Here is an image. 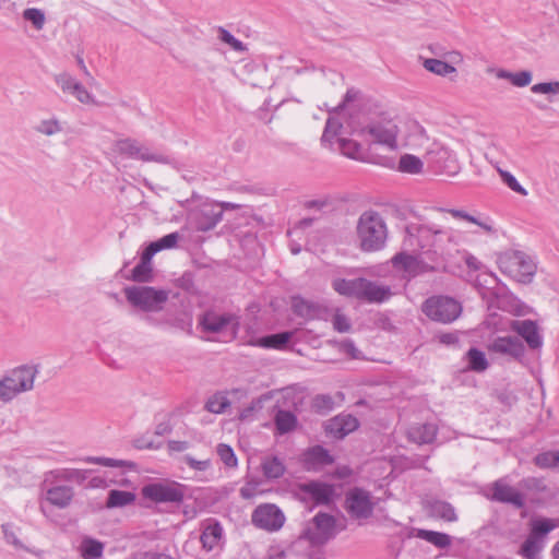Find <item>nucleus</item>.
I'll use <instances>...</instances> for the list:
<instances>
[{"label": "nucleus", "instance_id": "423d86ee", "mask_svg": "<svg viewBox=\"0 0 559 559\" xmlns=\"http://www.w3.org/2000/svg\"><path fill=\"white\" fill-rule=\"evenodd\" d=\"M421 310L430 320L449 324L461 316L462 305L452 297L438 295L426 299Z\"/></svg>", "mask_w": 559, "mask_h": 559}, {"label": "nucleus", "instance_id": "b1692460", "mask_svg": "<svg viewBox=\"0 0 559 559\" xmlns=\"http://www.w3.org/2000/svg\"><path fill=\"white\" fill-rule=\"evenodd\" d=\"M391 296L392 292L389 286L379 285L376 282L364 277L359 300L370 304H381L388 300Z\"/></svg>", "mask_w": 559, "mask_h": 559}, {"label": "nucleus", "instance_id": "5701e85b", "mask_svg": "<svg viewBox=\"0 0 559 559\" xmlns=\"http://www.w3.org/2000/svg\"><path fill=\"white\" fill-rule=\"evenodd\" d=\"M491 499L502 503H510L518 509L525 506L522 493L506 484L502 479H498L492 484Z\"/></svg>", "mask_w": 559, "mask_h": 559}, {"label": "nucleus", "instance_id": "a18cd8bd", "mask_svg": "<svg viewBox=\"0 0 559 559\" xmlns=\"http://www.w3.org/2000/svg\"><path fill=\"white\" fill-rule=\"evenodd\" d=\"M559 451H546L534 457V463L539 468H557Z\"/></svg>", "mask_w": 559, "mask_h": 559}, {"label": "nucleus", "instance_id": "5fc2aeb1", "mask_svg": "<svg viewBox=\"0 0 559 559\" xmlns=\"http://www.w3.org/2000/svg\"><path fill=\"white\" fill-rule=\"evenodd\" d=\"M531 91L535 94H559V81L534 84Z\"/></svg>", "mask_w": 559, "mask_h": 559}, {"label": "nucleus", "instance_id": "a19ab883", "mask_svg": "<svg viewBox=\"0 0 559 559\" xmlns=\"http://www.w3.org/2000/svg\"><path fill=\"white\" fill-rule=\"evenodd\" d=\"M22 17L25 22H28L36 31H41L46 24V15L41 9L27 8L23 11Z\"/></svg>", "mask_w": 559, "mask_h": 559}, {"label": "nucleus", "instance_id": "f03ea898", "mask_svg": "<svg viewBox=\"0 0 559 559\" xmlns=\"http://www.w3.org/2000/svg\"><path fill=\"white\" fill-rule=\"evenodd\" d=\"M45 496L40 502L43 514L56 525L69 523L70 474L67 471L51 472L43 484Z\"/></svg>", "mask_w": 559, "mask_h": 559}, {"label": "nucleus", "instance_id": "393cba45", "mask_svg": "<svg viewBox=\"0 0 559 559\" xmlns=\"http://www.w3.org/2000/svg\"><path fill=\"white\" fill-rule=\"evenodd\" d=\"M438 427L432 423L414 425L408 428V439L418 444L432 443L437 437Z\"/></svg>", "mask_w": 559, "mask_h": 559}, {"label": "nucleus", "instance_id": "4be33fe9", "mask_svg": "<svg viewBox=\"0 0 559 559\" xmlns=\"http://www.w3.org/2000/svg\"><path fill=\"white\" fill-rule=\"evenodd\" d=\"M510 326L513 332L518 333L523 340H525L531 349H538L542 347L543 338L536 322L530 319L513 320Z\"/></svg>", "mask_w": 559, "mask_h": 559}, {"label": "nucleus", "instance_id": "4468645a", "mask_svg": "<svg viewBox=\"0 0 559 559\" xmlns=\"http://www.w3.org/2000/svg\"><path fill=\"white\" fill-rule=\"evenodd\" d=\"M115 152L126 155L130 158L140 159L142 162H155L159 164H167L168 157L156 152H152L146 146L140 144L133 139L118 140L114 144Z\"/></svg>", "mask_w": 559, "mask_h": 559}, {"label": "nucleus", "instance_id": "774afa93", "mask_svg": "<svg viewBox=\"0 0 559 559\" xmlns=\"http://www.w3.org/2000/svg\"><path fill=\"white\" fill-rule=\"evenodd\" d=\"M160 249L157 246L156 241H152L142 252L141 260L152 263V258L159 252Z\"/></svg>", "mask_w": 559, "mask_h": 559}, {"label": "nucleus", "instance_id": "c9c22d12", "mask_svg": "<svg viewBox=\"0 0 559 559\" xmlns=\"http://www.w3.org/2000/svg\"><path fill=\"white\" fill-rule=\"evenodd\" d=\"M424 68L431 73L444 78H450L452 74H456V69L453 66L439 59H426L424 61Z\"/></svg>", "mask_w": 559, "mask_h": 559}, {"label": "nucleus", "instance_id": "8fccbe9b", "mask_svg": "<svg viewBox=\"0 0 559 559\" xmlns=\"http://www.w3.org/2000/svg\"><path fill=\"white\" fill-rule=\"evenodd\" d=\"M261 483L262 481L260 479L247 477L245 485L239 490L240 497L246 500L254 498L259 492V486Z\"/></svg>", "mask_w": 559, "mask_h": 559}, {"label": "nucleus", "instance_id": "ea45409f", "mask_svg": "<svg viewBox=\"0 0 559 559\" xmlns=\"http://www.w3.org/2000/svg\"><path fill=\"white\" fill-rule=\"evenodd\" d=\"M292 308L296 316L305 319H312L316 316L314 305L301 297H293Z\"/></svg>", "mask_w": 559, "mask_h": 559}, {"label": "nucleus", "instance_id": "6ab92c4d", "mask_svg": "<svg viewBox=\"0 0 559 559\" xmlns=\"http://www.w3.org/2000/svg\"><path fill=\"white\" fill-rule=\"evenodd\" d=\"M358 427L359 421L355 416L352 414H338L325 423L324 430L328 436L341 440Z\"/></svg>", "mask_w": 559, "mask_h": 559}, {"label": "nucleus", "instance_id": "6e6552de", "mask_svg": "<svg viewBox=\"0 0 559 559\" xmlns=\"http://www.w3.org/2000/svg\"><path fill=\"white\" fill-rule=\"evenodd\" d=\"M124 295L132 306L146 312L162 310L163 305L168 300L167 290L156 289L151 286L126 287Z\"/></svg>", "mask_w": 559, "mask_h": 559}, {"label": "nucleus", "instance_id": "603ef678", "mask_svg": "<svg viewBox=\"0 0 559 559\" xmlns=\"http://www.w3.org/2000/svg\"><path fill=\"white\" fill-rule=\"evenodd\" d=\"M218 38L230 46L235 51L241 52L246 50V46L239 39H237L227 29L219 27L218 28Z\"/></svg>", "mask_w": 559, "mask_h": 559}, {"label": "nucleus", "instance_id": "de8ad7c7", "mask_svg": "<svg viewBox=\"0 0 559 559\" xmlns=\"http://www.w3.org/2000/svg\"><path fill=\"white\" fill-rule=\"evenodd\" d=\"M34 129L38 133L50 136V135H53V134H57L58 132H60L62 128H61L60 122L57 119L51 118V119L40 120L34 127Z\"/></svg>", "mask_w": 559, "mask_h": 559}, {"label": "nucleus", "instance_id": "9d476101", "mask_svg": "<svg viewBox=\"0 0 559 559\" xmlns=\"http://www.w3.org/2000/svg\"><path fill=\"white\" fill-rule=\"evenodd\" d=\"M199 325L206 333L218 334L230 331L236 338L240 329V317L231 312H217L207 310L199 318Z\"/></svg>", "mask_w": 559, "mask_h": 559}, {"label": "nucleus", "instance_id": "72a5a7b5", "mask_svg": "<svg viewBox=\"0 0 559 559\" xmlns=\"http://www.w3.org/2000/svg\"><path fill=\"white\" fill-rule=\"evenodd\" d=\"M292 337L290 332H282L276 334H271L259 338L254 345L263 347V348H276L281 349L286 346Z\"/></svg>", "mask_w": 559, "mask_h": 559}, {"label": "nucleus", "instance_id": "473e14b6", "mask_svg": "<svg viewBox=\"0 0 559 559\" xmlns=\"http://www.w3.org/2000/svg\"><path fill=\"white\" fill-rule=\"evenodd\" d=\"M305 462L309 465H330L334 459L325 448L314 445L305 453Z\"/></svg>", "mask_w": 559, "mask_h": 559}, {"label": "nucleus", "instance_id": "20e7f679", "mask_svg": "<svg viewBox=\"0 0 559 559\" xmlns=\"http://www.w3.org/2000/svg\"><path fill=\"white\" fill-rule=\"evenodd\" d=\"M38 373V365H21L0 379V401L11 402L20 393L31 391Z\"/></svg>", "mask_w": 559, "mask_h": 559}, {"label": "nucleus", "instance_id": "79ce46f5", "mask_svg": "<svg viewBox=\"0 0 559 559\" xmlns=\"http://www.w3.org/2000/svg\"><path fill=\"white\" fill-rule=\"evenodd\" d=\"M556 527L555 523L550 519H537L532 521L531 535L543 540L544 536L550 533Z\"/></svg>", "mask_w": 559, "mask_h": 559}, {"label": "nucleus", "instance_id": "0e129e2a", "mask_svg": "<svg viewBox=\"0 0 559 559\" xmlns=\"http://www.w3.org/2000/svg\"><path fill=\"white\" fill-rule=\"evenodd\" d=\"M4 539L7 543L12 544L15 547H22V543L17 538L16 534L13 531V526L10 523H5L1 525Z\"/></svg>", "mask_w": 559, "mask_h": 559}, {"label": "nucleus", "instance_id": "338daca9", "mask_svg": "<svg viewBox=\"0 0 559 559\" xmlns=\"http://www.w3.org/2000/svg\"><path fill=\"white\" fill-rule=\"evenodd\" d=\"M520 485L522 488H525V489H536V490L545 489L543 481L536 477L524 478L521 480Z\"/></svg>", "mask_w": 559, "mask_h": 559}, {"label": "nucleus", "instance_id": "2eb2a0df", "mask_svg": "<svg viewBox=\"0 0 559 559\" xmlns=\"http://www.w3.org/2000/svg\"><path fill=\"white\" fill-rule=\"evenodd\" d=\"M345 509L354 519L370 518L374 509L371 493L359 487L350 489L345 497Z\"/></svg>", "mask_w": 559, "mask_h": 559}, {"label": "nucleus", "instance_id": "a878e982", "mask_svg": "<svg viewBox=\"0 0 559 559\" xmlns=\"http://www.w3.org/2000/svg\"><path fill=\"white\" fill-rule=\"evenodd\" d=\"M362 280L364 277L353 280L336 278L333 281L332 286L340 295L359 300Z\"/></svg>", "mask_w": 559, "mask_h": 559}, {"label": "nucleus", "instance_id": "58836bf2", "mask_svg": "<svg viewBox=\"0 0 559 559\" xmlns=\"http://www.w3.org/2000/svg\"><path fill=\"white\" fill-rule=\"evenodd\" d=\"M135 283H148L153 280V267L152 263L140 260V262L132 270L131 276L129 277Z\"/></svg>", "mask_w": 559, "mask_h": 559}, {"label": "nucleus", "instance_id": "09e8293b", "mask_svg": "<svg viewBox=\"0 0 559 559\" xmlns=\"http://www.w3.org/2000/svg\"><path fill=\"white\" fill-rule=\"evenodd\" d=\"M72 95L82 104L98 105L95 97L81 83L72 82Z\"/></svg>", "mask_w": 559, "mask_h": 559}, {"label": "nucleus", "instance_id": "ddd939ff", "mask_svg": "<svg viewBox=\"0 0 559 559\" xmlns=\"http://www.w3.org/2000/svg\"><path fill=\"white\" fill-rule=\"evenodd\" d=\"M362 132L370 135L376 143L385 145L391 150L397 147L399 127L393 119L381 118L372 121L362 129Z\"/></svg>", "mask_w": 559, "mask_h": 559}, {"label": "nucleus", "instance_id": "4c0bfd02", "mask_svg": "<svg viewBox=\"0 0 559 559\" xmlns=\"http://www.w3.org/2000/svg\"><path fill=\"white\" fill-rule=\"evenodd\" d=\"M543 540L528 535V537L521 545L519 554L525 559H538V555L543 549Z\"/></svg>", "mask_w": 559, "mask_h": 559}, {"label": "nucleus", "instance_id": "c03bdc74", "mask_svg": "<svg viewBox=\"0 0 559 559\" xmlns=\"http://www.w3.org/2000/svg\"><path fill=\"white\" fill-rule=\"evenodd\" d=\"M334 405V400L329 394H318L312 400V408L316 413L321 415H325L333 411Z\"/></svg>", "mask_w": 559, "mask_h": 559}, {"label": "nucleus", "instance_id": "49530a36", "mask_svg": "<svg viewBox=\"0 0 559 559\" xmlns=\"http://www.w3.org/2000/svg\"><path fill=\"white\" fill-rule=\"evenodd\" d=\"M337 143L343 155L354 159L359 157L361 146L356 141L342 138L337 140Z\"/></svg>", "mask_w": 559, "mask_h": 559}, {"label": "nucleus", "instance_id": "f3484780", "mask_svg": "<svg viewBox=\"0 0 559 559\" xmlns=\"http://www.w3.org/2000/svg\"><path fill=\"white\" fill-rule=\"evenodd\" d=\"M426 162L435 173L454 175L457 171V164L454 155L445 147L433 144L427 152Z\"/></svg>", "mask_w": 559, "mask_h": 559}, {"label": "nucleus", "instance_id": "bf43d9fd", "mask_svg": "<svg viewBox=\"0 0 559 559\" xmlns=\"http://www.w3.org/2000/svg\"><path fill=\"white\" fill-rule=\"evenodd\" d=\"M176 286L188 293H192L194 290L193 274L191 272H185L176 280Z\"/></svg>", "mask_w": 559, "mask_h": 559}, {"label": "nucleus", "instance_id": "e2e57ef3", "mask_svg": "<svg viewBox=\"0 0 559 559\" xmlns=\"http://www.w3.org/2000/svg\"><path fill=\"white\" fill-rule=\"evenodd\" d=\"M532 72L528 70H523L516 73H513L512 84L518 87L527 86L532 82Z\"/></svg>", "mask_w": 559, "mask_h": 559}, {"label": "nucleus", "instance_id": "680f3d73", "mask_svg": "<svg viewBox=\"0 0 559 559\" xmlns=\"http://www.w3.org/2000/svg\"><path fill=\"white\" fill-rule=\"evenodd\" d=\"M228 404L229 403L226 399H210L205 404V408L210 413L221 414L225 411Z\"/></svg>", "mask_w": 559, "mask_h": 559}, {"label": "nucleus", "instance_id": "69168bd1", "mask_svg": "<svg viewBox=\"0 0 559 559\" xmlns=\"http://www.w3.org/2000/svg\"><path fill=\"white\" fill-rule=\"evenodd\" d=\"M133 447L138 450H144V449L155 450V449H158L160 445L155 444L153 442V440L143 436V437H140V438H136L133 440Z\"/></svg>", "mask_w": 559, "mask_h": 559}, {"label": "nucleus", "instance_id": "864d4df0", "mask_svg": "<svg viewBox=\"0 0 559 559\" xmlns=\"http://www.w3.org/2000/svg\"><path fill=\"white\" fill-rule=\"evenodd\" d=\"M531 91L535 94H559V81L534 84Z\"/></svg>", "mask_w": 559, "mask_h": 559}, {"label": "nucleus", "instance_id": "39448f33", "mask_svg": "<svg viewBox=\"0 0 559 559\" xmlns=\"http://www.w3.org/2000/svg\"><path fill=\"white\" fill-rule=\"evenodd\" d=\"M187 492V486L174 480H159L146 484L141 489V495L154 503L180 504Z\"/></svg>", "mask_w": 559, "mask_h": 559}, {"label": "nucleus", "instance_id": "412c9836", "mask_svg": "<svg viewBox=\"0 0 559 559\" xmlns=\"http://www.w3.org/2000/svg\"><path fill=\"white\" fill-rule=\"evenodd\" d=\"M299 490L308 495L317 506H328L333 501L334 487L326 483L310 480L300 484Z\"/></svg>", "mask_w": 559, "mask_h": 559}, {"label": "nucleus", "instance_id": "13d9d810", "mask_svg": "<svg viewBox=\"0 0 559 559\" xmlns=\"http://www.w3.org/2000/svg\"><path fill=\"white\" fill-rule=\"evenodd\" d=\"M183 461L190 468H192L194 471H199V472H204V471L209 469L211 466L210 459L197 460L189 454L185 455Z\"/></svg>", "mask_w": 559, "mask_h": 559}, {"label": "nucleus", "instance_id": "a211bd4d", "mask_svg": "<svg viewBox=\"0 0 559 559\" xmlns=\"http://www.w3.org/2000/svg\"><path fill=\"white\" fill-rule=\"evenodd\" d=\"M487 349L516 361H522L525 354V347L516 336H498L487 345Z\"/></svg>", "mask_w": 559, "mask_h": 559}, {"label": "nucleus", "instance_id": "4d7b16f0", "mask_svg": "<svg viewBox=\"0 0 559 559\" xmlns=\"http://www.w3.org/2000/svg\"><path fill=\"white\" fill-rule=\"evenodd\" d=\"M332 324L333 329L340 333L349 332L352 329L349 319L338 311L333 316Z\"/></svg>", "mask_w": 559, "mask_h": 559}, {"label": "nucleus", "instance_id": "7ed1b4c3", "mask_svg": "<svg viewBox=\"0 0 559 559\" xmlns=\"http://www.w3.org/2000/svg\"><path fill=\"white\" fill-rule=\"evenodd\" d=\"M388 230L382 216L376 211L364 212L357 223V238L366 252L381 250L386 241Z\"/></svg>", "mask_w": 559, "mask_h": 559}, {"label": "nucleus", "instance_id": "c756f323", "mask_svg": "<svg viewBox=\"0 0 559 559\" xmlns=\"http://www.w3.org/2000/svg\"><path fill=\"white\" fill-rule=\"evenodd\" d=\"M276 431L280 435L288 433L296 429L298 419L290 411L278 409L274 416Z\"/></svg>", "mask_w": 559, "mask_h": 559}, {"label": "nucleus", "instance_id": "e433bc0d", "mask_svg": "<svg viewBox=\"0 0 559 559\" xmlns=\"http://www.w3.org/2000/svg\"><path fill=\"white\" fill-rule=\"evenodd\" d=\"M424 162L412 154H404L400 157L397 170L405 174H420L423 171Z\"/></svg>", "mask_w": 559, "mask_h": 559}, {"label": "nucleus", "instance_id": "0eeeda50", "mask_svg": "<svg viewBox=\"0 0 559 559\" xmlns=\"http://www.w3.org/2000/svg\"><path fill=\"white\" fill-rule=\"evenodd\" d=\"M336 534V519L332 514L318 512L305 525L300 538L308 540L312 546H322L333 539Z\"/></svg>", "mask_w": 559, "mask_h": 559}, {"label": "nucleus", "instance_id": "bb28decb", "mask_svg": "<svg viewBox=\"0 0 559 559\" xmlns=\"http://www.w3.org/2000/svg\"><path fill=\"white\" fill-rule=\"evenodd\" d=\"M261 471L266 479L273 480L284 476L286 466L278 456L270 455L262 459Z\"/></svg>", "mask_w": 559, "mask_h": 559}, {"label": "nucleus", "instance_id": "6e6d98bb", "mask_svg": "<svg viewBox=\"0 0 559 559\" xmlns=\"http://www.w3.org/2000/svg\"><path fill=\"white\" fill-rule=\"evenodd\" d=\"M500 176L502 178V181L514 192H518L522 195H526L527 191L525 188H523L516 178L510 174L509 171L500 170Z\"/></svg>", "mask_w": 559, "mask_h": 559}, {"label": "nucleus", "instance_id": "052dcab7", "mask_svg": "<svg viewBox=\"0 0 559 559\" xmlns=\"http://www.w3.org/2000/svg\"><path fill=\"white\" fill-rule=\"evenodd\" d=\"M179 238L180 236L178 233H170L156 240V243L159 247L160 251L165 249H171L177 246Z\"/></svg>", "mask_w": 559, "mask_h": 559}, {"label": "nucleus", "instance_id": "f257e3e1", "mask_svg": "<svg viewBox=\"0 0 559 559\" xmlns=\"http://www.w3.org/2000/svg\"><path fill=\"white\" fill-rule=\"evenodd\" d=\"M436 213L441 218L421 219L418 223H408L405 226L404 245L430 261H436L438 258L449 254L456 245L455 230L442 224L445 213L456 219L478 223V218L462 210L439 207Z\"/></svg>", "mask_w": 559, "mask_h": 559}, {"label": "nucleus", "instance_id": "dca6fc26", "mask_svg": "<svg viewBox=\"0 0 559 559\" xmlns=\"http://www.w3.org/2000/svg\"><path fill=\"white\" fill-rule=\"evenodd\" d=\"M224 206L219 203H203L190 213V219L199 231H209L223 219Z\"/></svg>", "mask_w": 559, "mask_h": 559}, {"label": "nucleus", "instance_id": "f704fd0d", "mask_svg": "<svg viewBox=\"0 0 559 559\" xmlns=\"http://www.w3.org/2000/svg\"><path fill=\"white\" fill-rule=\"evenodd\" d=\"M467 367L469 370L475 372L485 371L489 364L485 356V353L476 347H472L467 350L466 355Z\"/></svg>", "mask_w": 559, "mask_h": 559}, {"label": "nucleus", "instance_id": "1a4fd4ad", "mask_svg": "<svg viewBox=\"0 0 559 559\" xmlns=\"http://www.w3.org/2000/svg\"><path fill=\"white\" fill-rule=\"evenodd\" d=\"M499 269L519 283H530L536 272L535 263L522 251H513L500 257Z\"/></svg>", "mask_w": 559, "mask_h": 559}, {"label": "nucleus", "instance_id": "7c9ffc66", "mask_svg": "<svg viewBox=\"0 0 559 559\" xmlns=\"http://www.w3.org/2000/svg\"><path fill=\"white\" fill-rule=\"evenodd\" d=\"M415 536L417 538L424 539L433 546L444 549L451 545V536L436 531H429L424 528H417L415 530Z\"/></svg>", "mask_w": 559, "mask_h": 559}, {"label": "nucleus", "instance_id": "3c124183", "mask_svg": "<svg viewBox=\"0 0 559 559\" xmlns=\"http://www.w3.org/2000/svg\"><path fill=\"white\" fill-rule=\"evenodd\" d=\"M88 461L107 467H129L132 469L136 468V464L132 461L116 460L109 457H91Z\"/></svg>", "mask_w": 559, "mask_h": 559}, {"label": "nucleus", "instance_id": "cd10ccee", "mask_svg": "<svg viewBox=\"0 0 559 559\" xmlns=\"http://www.w3.org/2000/svg\"><path fill=\"white\" fill-rule=\"evenodd\" d=\"M428 511L432 516L442 519L447 522H454L457 520L453 506L443 500L430 501L428 503Z\"/></svg>", "mask_w": 559, "mask_h": 559}, {"label": "nucleus", "instance_id": "f8f14e48", "mask_svg": "<svg viewBox=\"0 0 559 559\" xmlns=\"http://www.w3.org/2000/svg\"><path fill=\"white\" fill-rule=\"evenodd\" d=\"M252 524L267 532L281 530L285 523L283 511L274 503H262L251 514Z\"/></svg>", "mask_w": 559, "mask_h": 559}, {"label": "nucleus", "instance_id": "c85d7f7f", "mask_svg": "<svg viewBox=\"0 0 559 559\" xmlns=\"http://www.w3.org/2000/svg\"><path fill=\"white\" fill-rule=\"evenodd\" d=\"M105 545L98 539L85 536L79 546V551L83 559H100Z\"/></svg>", "mask_w": 559, "mask_h": 559}, {"label": "nucleus", "instance_id": "9b49d317", "mask_svg": "<svg viewBox=\"0 0 559 559\" xmlns=\"http://www.w3.org/2000/svg\"><path fill=\"white\" fill-rule=\"evenodd\" d=\"M392 265L395 271L402 273V277L411 281L419 275L435 272V266L424 261L418 255H413L406 252H400L391 259Z\"/></svg>", "mask_w": 559, "mask_h": 559}, {"label": "nucleus", "instance_id": "aec40b11", "mask_svg": "<svg viewBox=\"0 0 559 559\" xmlns=\"http://www.w3.org/2000/svg\"><path fill=\"white\" fill-rule=\"evenodd\" d=\"M200 542L206 551H212L222 547L223 544V526L215 519H206L201 523Z\"/></svg>", "mask_w": 559, "mask_h": 559}, {"label": "nucleus", "instance_id": "37998d69", "mask_svg": "<svg viewBox=\"0 0 559 559\" xmlns=\"http://www.w3.org/2000/svg\"><path fill=\"white\" fill-rule=\"evenodd\" d=\"M216 453L225 466L229 468H236L238 466V459L230 445L226 443L217 444Z\"/></svg>", "mask_w": 559, "mask_h": 559}, {"label": "nucleus", "instance_id": "2f4dec72", "mask_svg": "<svg viewBox=\"0 0 559 559\" xmlns=\"http://www.w3.org/2000/svg\"><path fill=\"white\" fill-rule=\"evenodd\" d=\"M136 499L135 493L131 491L112 489L108 492L105 503L107 509L123 508L132 504Z\"/></svg>", "mask_w": 559, "mask_h": 559}]
</instances>
